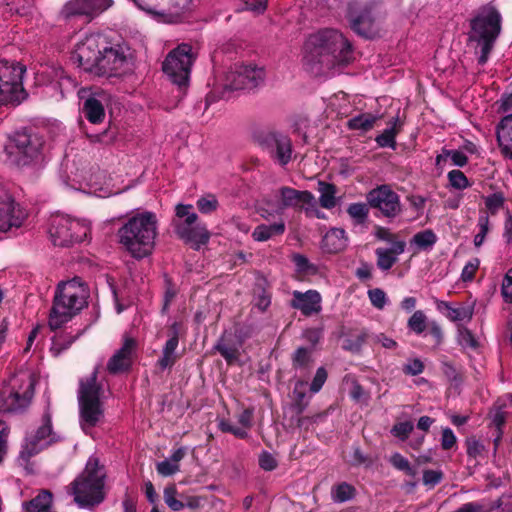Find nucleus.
<instances>
[{"mask_svg": "<svg viewBox=\"0 0 512 512\" xmlns=\"http://www.w3.org/2000/svg\"><path fill=\"white\" fill-rule=\"evenodd\" d=\"M354 59L351 43L335 29H325L309 37L305 44L304 66L314 76L348 65Z\"/></svg>", "mask_w": 512, "mask_h": 512, "instance_id": "obj_1", "label": "nucleus"}, {"mask_svg": "<svg viewBox=\"0 0 512 512\" xmlns=\"http://www.w3.org/2000/svg\"><path fill=\"white\" fill-rule=\"evenodd\" d=\"M89 296L88 286L79 277L59 282L49 310V329L51 331L62 329L88 306Z\"/></svg>", "mask_w": 512, "mask_h": 512, "instance_id": "obj_2", "label": "nucleus"}, {"mask_svg": "<svg viewBox=\"0 0 512 512\" xmlns=\"http://www.w3.org/2000/svg\"><path fill=\"white\" fill-rule=\"evenodd\" d=\"M157 220L152 212H144L130 218L119 230L120 243L137 259L150 255L157 235Z\"/></svg>", "mask_w": 512, "mask_h": 512, "instance_id": "obj_3", "label": "nucleus"}, {"mask_svg": "<svg viewBox=\"0 0 512 512\" xmlns=\"http://www.w3.org/2000/svg\"><path fill=\"white\" fill-rule=\"evenodd\" d=\"M4 152L6 161L17 167L35 166L45 160L47 144L43 135L23 129L9 136Z\"/></svg>", "mask_w": 512, "mask_h": 512, "instance_id": "obj_4", "label": "nucleus"}, {"mask_svg": "<svg viewBox=\"0 0 512 512\" xmlns=\"http://www.w3.org/2000/svg\"><path fill=\"white\" fill-rule=\"evenodd\" d=\"M105 479V467L97 457H89L82 473L71 483L74 501L80 508L91 509L104 501Z\"/></svg>", "mask_w": 512, "mask_h": 512, "instance_id": "obj_5", "label": "nucleus"}, {"mask_svg": "<svg viewBox=\"0 0 512 512\" xmlns=\"http://www.w3.org/2000/svg\"><path fill=\"white\" fill-rule=\"evenodd\" d=\"M501 14L493 6L483 7L470 20V42L476 43V53H479L478 64L485 65L489 59L495 42L501 32Z\"/></svg>", "mask_w": 512, "mask_h": 512, "instance_id": "obj_6", "label": "nucleus"}, {"mask_svg": "<svg viewBox=\"0 0 512 512\" xmlns=\"http://www.w3.org/2000/svg\"><path fill=\"white\" fill-rule=\"evenodd\" d=\"M97 378L98 372L94 371L79 383V421L85 433L99 425L104 419V406L101 401L103 386Z\"/></svg>", "mask_w": 512, "mask_h": 512, "instance_id": "obj_7", "label": "nucleus"}, {"mask_svg": "<svg viewBox=\"0 0 512 512\" xmlns=\"http://www.w3.org/2000/svg\"><path fill=\"white\" fill-rule=\"evenodd\" d=\"M347 20L351 30L365 39L379 36V7L376 2L352 1L348 5Z\"/></svg>", "mask_w": 512, "mask_h": 512, "instance_id": "obj_8", "label": "nucleus"}, {"mask_svg": "<svg viewBox=\"0 0 512 512\" xmlns=\"http://www.w3.org/2000/svg\"><path fill=\"white\" fill-rule=\"evenodd\" d=\"M49 235L55 246L65 247L85 241L90 233L89 224L68 215L55 214L49 219Z\"/></svg>", "mask_w": 512, "mask_h": 512, "instance_id": "obj_9", "label": "nucleus"}, {"mask_svg": "<svg viewBox=\"0 0 512 512\" xmlns=\"http://www.w3.org/2000/svg\"><path fill=\"white\" fill-rule=\"evenodd\" d=\"M193 61L192 46L182 43L168 53L163 61L162 70L172 83L180 88L186 87Z\"/></svg>", "mask_w": 512, "mask_h": 512, "instance_id": "obj_10", "label": "nucleus"}, {"mask_svg": "<svg viewBox=\"0 0 512 512\" xmlns=\"http://www.w3.org/2000/svg\"><path fill=\"white\" fill-rule=\"evenodd\" d=\"M366 202L376 218L390 221L402 214L400 196L388 184L378 185L366 193Z\"/></svg>", "mask_w": 512, "mask_h": 512, "instance_id": "obj_11", "label": "nucleus"}, {"mask_svg": "<svg viewBox=\"0 0 512 512\" xmlns=\"http://www.w3.org/2000/svg\"><path fill=\"white\" fill-rule=\"evenodd\" d=\"M134 68L131 53L125 51L123 47H107L104 48L96 70L95 75L103 77H121Z\"/></svg>", "mask_w": 512, "mask_h": 512, "instance_id": "obj_12", "label": "nucleus"}, {"mask_svg": "<svg viewBox=\"0 0 512 512\" xmlns=\"http://www.w3.org/2000/svg\"><path fill=\"white\" fill-rule=\"evenodd\" d=\"M60 440V436L53 432L52 416L47 410L42 416V425L35 433L26 437L25 445L20 452V458L25 462H29L32 457Z\"/></svg>", "mask_w": 512, "mask_h": 512, "instance_id": "obj_13", "label": "nucleus"}, {"mask_svg": "<svg viewBox=\"0 0 512 512\" xmlns=\"http://www.w3.org/2000/svg\"><path fill=\"white\" fill-rule=\"evenodd\" d=\"M257 142L281 167H285L292 160L293 145L288 135L277 131L262 133L257 137Z\"/></svg>", "mask_w": 512, "mask_h": 512, "instance_id": "obj_14", "label": "nucleus"}, {"mask_svg": "<svg viewBox=\"0 0 512 512\" xmlns=\"http://www.w3.org/2000/svg\"><path fill=\"white\" fill-rule=\"evenodd\" d=\"M265 71L256 65H235L226 74V90H251L264 82Z\"/></svg>", "mask_w": 512, "mask_h": 512, "instance_id": "obj_15", "label": "nucleus"}, {"mask_svg": "<svg viewBox=\"0 0 512 512\" xmlns=\"http://www.w3.org/2000/svg\"><path fill=\"white\" fill-rule=\"evenodd\" d=\"M102 51L99 49L98 38L94 35L86 37L76 45L71 60L77 63L85 72L93 73L96 70Z\"/></svg>", "mask_w": 512, "mask_h": 512, "instance_id": "obj_16", "label": "nucleus"}, {"mask_svg": "<svg viewBox=\"0 0 512 512\" xmlns=\"http://www.w3.org/2000/svg\"><path fill=\"white\" fill-rule=\"evenodd\" d=\"M137 348V340L124 335L122 346L115 351L107 362V371L112 375L129 372L136 357Z\"/></svg>", "mask_w": 512, "mask_h": 512, "instance_id": "obj_17", "label": "nucleus"}, {"mask_svg": "<svg viewBox=\"0 0 512 512\" xmlns=\"http://www.w3.org/2000/svg\"><path fill=\"white\" fill-rule=\"evenodd\" d=\"M183 334L184 329L181 322L175 321L168 327V339L163 346L161 357L156 362V367L160 371L171 369L181 358V354L177 352V348L179 346L180 337Z\"/></svg>", "mask_w": 512, "mask_h": 512, "instance_id": "obj_18", "label": "nucleus"}, {"mask_svg": "<svg viewBox=\"0 0 512 512\" xmlns=\"http://www.w3.org/2000/svg\"><path fill=\"white\" fill-rule=\"evenodd\" d=\"M112 4V0H69L63 6L61 16L66 20L79 16L92 19L110 8Z\"/></svg>", "mask_w": 512, "mask_h": 512, "instance_id": "obj_19", "label": "nucleus"}, {"mask_svg": "<svg viewBox=\"0 0 512 512\" xmlns=\"http://www.w3.org/2000/svg\"><path fill=\"white\" fill-rule=\"evenodd\" d=\"M26 218V212L6 191H0V231H9L20 227Z\"/></svg>", "mask_w": 512, "mask_h": 512, "instance_id": "obj_20", "label": "nucleus"}, {"mask_svg": "<svg viewBox=\"0 0 512 512\" xmlns=\"http://www.w3.org/2000/svg\"><path fill=\"white\" fill-rule=\"evenodd\" d=\"M86 93V90L81 91L80 97L84 99L82 113L91 124H100L106 116L105 103L107 102V95L105 92L100 91L89 94L85 98L84 94Z\"/></svg>", "mask_w": 512, "mask_h": 512, "instance_id": "obj_21", "label": "nucleus"}, {"mask_svg": "<svg viewBox=\"0 0 512 512\" xmlns=\"http://www.w3.org/2000/svg\"><path fill=\"white\" fill-rule=\"evenodd\" d=\"M33 396V384L29 383L28 387L23 393L16 390H2L0 392V398L2 404L1 410L4 412H18L25 409Z\"/></svg>", "mask_w": 512, "mask_h": 512, "instance_id": "obj_22", "label": "nucleus"}, {"mask_svg": "<svg viewBox=\"0 0 512 512\" xmlns=\"http://www.w3.org/2000/svg\"><path fill=\"white\" fill-rule=\"evenodd\" d=\"M291 307L300 310L304 316L321 311V295L316 290H308L306 292L294 291L291 300Z\"/></svg>", "mask_w": 512, "mask_h": 512, "instance_id": "obj_23", "label": "nucleus"}, {"mask_svg": "<svg viewBox=\"0 0 512 512\" xmlns=\"http://www.w3.org/2000/svg\"><path fill=\"white\" fill-rule=\"evenodd\" d=\"M279 209L286 208L301 209L304 205H310L314 200V195L310 191H300L289 186H282L279 189Z\"/></svg>", "mask_w": 512, "mask_h": 512, "instance_id": "obj_24", "label": "nucleus"}, {"mask_svg": "<svg viewBox=\"0 0 512 512\" xmlns=\"http://www.w3.org/2000/svg\"><path fill=\"white\" fill-rule=\"evenodd\" d=\"M348 237L343 228H331L322 238L321 249L328 254H337L346 249Z\"/></svg>", "mask_w": 512, "mask_h": 512, "instance_id": "obj_25", "label": "nucleus"}, {"mask_svg": "<svg viewBox=\"0 0 512 512\" xmlns=\"http://www.w3.org/2000/svg\"><path fill=\"white\" fill-rule=\"evenodd\" d=\"M27 96L23 83L0 82V106H18Z\"/></svg>", "mask_w": 512, "mask_h": 512, "instance_id": "obj_26", "label": "nucleus"}, {"mask_svg": "<svg viewBox=\"0 0 512 512\" xmlns=\"http://www.w3.org/2000/svg\"><path fill=\"white\" fill-rule=\"evenodd\" d=\"M496 137L501 154L512 159V114L503 117L497 124Z\"/></svg>", "mask_w": 512, "mask_h": 512, "instance_id": "obj_27", "label": "nucleus"}, {"mask_svg": "<svg viewBox=\"0 0 512 512\" xmlns=\"http://www.w3.org/2000/svg\"><path fill=\"white\" fill-rule=\"evenodd\" d=\"M177 236L185 243L192 244L193 249L198 250L202 245H206L210 239V232L206 224L200 222L188 229L181 228V232L176 233Z\"/></svg>", "mask_w": 512, "mask_h": 512, "instance_id": "obj_28", "label": "nucleus"}, {"mask_svg": "<svg viewBox=\"0 0 512 512\" xmlns=\"http://www.w3.org/2000/svg\"><path fill=\"white\" fill-rule=\"evenodd\" d=\"M59 330V332H57L58 330L54 331L55 334L51 338L49 351L53 357H59L64 351L68 350L72 344L83 335L86 328L78 330L75 334H72V332L62 331L61 329Z\"/></svg>", "mask_w": 512, "mask_h": 512, "instance_id": "obj_29", "label": "nucleus"}, {"mask_svg": "<svg viewBox=\"0 0 512 512\" xmlns=\"http://www.w3.org/2000/svg\"><path fill=\"white\" fill-rule=\"evenodd\" d=\"M395 244L394 247H378L375 249L376 265L379 270H390L398 262V257L405 252L403 244Z\"/></svg>", "mask_w": 512, "mask_h": 512, "instance_id": "obj_30", "label": "nucleus"}, {"mask_svg": "<svg viewBox=\"0 0 512 512\" xmlns=\"http://www.w3.org/2000/svg\"><path fill=\"white\" fill-rule=\"evenodd\" d=\"M25 66L16 61L0 60V82L22 83Z\"/></svg>", "mask_w": 512, "mask_h": 512, "instance_id": "obj_31", "label": "nucleus"}, {"mask_svg": "<svg viewBox=\"0 0 512 512\" xmlns=\"http://www.w3.org/2000/svg\"><path fill=\"white\" fill-rule=\"evenodd\" d=\"M286 226L283 220L272 224H260L252 232V238L258 242H265L276 236L284 234Z\"/></svg>", "mask_w": 512, "mask_h": 512, "instance_id": "obj_32", "label": "nucleus"}, {"mask_svg": "<svg viewBox=\"0 0 512 512\" xmlns=\"http://www.w3.org/2000/svg\"><path fill=\"white\" fill-rule=\"evenodd\" d=\"M53 495L48 490H42L30 501L24 502L26 512H52Z\"/></svg>", "mask_w": 512, "mask_h": 512, "instance_id": "obj_33", "label": "nucleus"}, {"mask_svg": "<svg viewBox=\"0 0 512 512\" xmlns=\"http://www.w3.org/2000/svg\"><path fill=\"white\" fill-rule=\"evenodd\" d=\"M437 308L440 311L447 310V317L453 321H464V320H471L473 316L474 309L472 306L466 305V306H460L457 308H454L451 306L449 302L446 301H439L437 304Z\"/></svg>", "mask_w": 512, "mask_h": 512, "instance_id": "obj_34", "label": "nucleus"}, {"mask_svg": "<svg viewBox=\"0 0 512 512\" xmlns=\"http://www.w3.org/2000/svg\"><path fill=\"white\" fill-rule=\"evenodd\" d=\"M318 192L320 193L319 204L322 208L331 210L337 205V187L335 184L319 181Z\"/></svg>", "mask_w": 512, "mask_h": 512, "instance_id": "obj_35", "label": "nucleus"}, {"mask_svg": "<svg viewBox=\"0 0 512 512\" xmlns=\"http://www.w3.org/2000/svg\"><path fill=\"white\" fill-rule=\"evenodd\" d=\"M403 123L398 119H394L393 125L385 129L379 134L375 141L379 147L382 148H396V136L401 132Z\"/></svg>", "mask_w": 512, "mask_h": 512, "instance_id": "obj_36", "label": "nucleus"}, {"mask_svg": "<svg viewBox=\"0 0 512 512\" xmlns=\"http://www.w3.org/2000/svg\"><path fill=\"white\" fill-rule=\"evenodd\" d=\"M356 488L347 482H340L331 489V499L335 503H344L352 500L356 496Z\"/></svg>", "mask_w": 512, "mask_h": 512, "instance_id": "obj_37", "label": "nucleus"}, {"mask_svg": "<svg viewBox=\"0 0 512 512\" xmlns=\"http://www.w3.org/2000/svg\"><path fill=\"white\" fill-rule=\"evenodd\" d=\"M377 121V117L371 113H361L350 118L347 121V127L350 130H359L362 132L370 131Z\"/></svg>", "mask_w": 512, "mask_h": 512, "instance_id": "obj_38", "label": "nucleus"}, {"mask_svg": "<svg viewBox=\"0 0 512 512\" xmlns=\"http://www.w3.org/2000/svg\"><path fill=\"white\" fill-rule=\"evenodd\" d=\"M313 363L312 350L298 347L292 355V367L295 370L307 371Z\"/></svg>", "mask_w": 512, "mask_h": 512, "instance_id": "obj_39", "label": "nucleus"}, {"mask_svg": "<svg viewBox=\"0 0 512 512\" xmlns=\"http://www.w3.org/2000/svg\"><path fill=\"white\" fill-rule=\"evenodd\" d=\"M304 386L305 382L302 380H298L295 383V387L293 389V402L290 407L294 414H303L308 406V401L306 400V392L303 389Z\"/></svg>", "mask_w": 512, "mask_h": 512, "instance_id": "obj_40", "label": "nucleus"}, {"mask_svg": "<svg viewBox=\"0 0 512 512\" xmlns=\"http://www.w3.org/2000/svg\"><path fill=\"white\" fill-rule=\"evenodd\" d=\"M428 324L427 316L422 310H416L407 321L408 329L416 335H422Z\"/></svg>", "mask_w": 512, "mask_h": 512, "instance_id": "obj_41", "label": "nucleus"}, {"mask_svg": "<svg viewBox=\"0 0 512 512\" xmlns=\"http://www.w3.org/2000/svg\"><path fill=\"white\" fill-rule=\"evenodd\" d=\"M411 242L421 250H428L437 242V236L432 229H426L416 233Z\"/></svg>", "mask_w": 512, "mask_h": 512, "instance_id": "obj_42", "label": "nucleus"}, {"mask_svg": "<svg viewBox=\"0 0 512 512\" xmlns=\"http://www.w3.org/2000/svg\"><path fill=\"white\" fill-rule=\"evenodd\" d=\"M369 209L368 203H351L347 208V213L355 224L363 225L368 219Z\"/></svg>", "mask_w": 512, "mask_h": 512, "instance_id": "obj_43", "label": "nucleus"}, {"mask_svg": "<svg viewBox=\"0 0 512 512\" xmlns=\"http://www.w3.org/2000/svg\"><path fill=\"white\" fill-rule=\"evenodd\" d=\"M389 462L391 465L399 470L403 471L407 476L415 478L417 476V469L410 464L407 458H405L402 454L396 452L391 455Z\"/></svg>", "mask_w": 512, "mask_h": 512, "instance_id": "obj_44", "label": "nucleus"}, {"mask_svg": "<svg viewBox=\"0 0 512 512\" xmlns=\"http://www.w3.org/2000/svg\"><path fill=\"white\" fill-rule=\"evenodd\" d=\"M374 235L378 240L390 243L391 247H394V245H396L395 243H401L403 244V248H406V242L400 239L398 234L391 232L387 227L376 225Z\"/></svg>", "mask_w": 512, "mask_h": 512, "instance_id": "obj_45", "label": "nucleus"}, {"mask_svg": "<svg viewBox=\"0 0 512 512\" xmlns=\"http://www.w3.org/2000/svg\"><path fill=\"white\" fill-rule=\"evenodd\" d=\"M486 212L491 215H496L504 206L505 197L502 192H495L484 198Z\"/></svg>", "mask_w": 512, "mask_h": 512, "instance_id": "obj_46", "label": "nucleus"}, {"mask_svg": "<svg viewBox=\"0 0 512 512\" xmlns=\"http://www.w3.org/2000/svg\"><path fill=\"white\" fill-rule=\"evenodd\" d=\"M214 349L226 360L228 365H232L239 357V351L234 346H228L223 340L217 342Z\"/></svg>", "mask_w": 512, "mask_h": 512, "instance_id": "obj_47", "label": "nucleus"}, {"mask_svg": "<svg viewBox=\"0 0 512 512\" xmlns=\"http://www.w3.org/2000/svg\"><path fill=\"white\" fill-rule=\"evenodd\" d=\"M218 428L221 432L230 433L238 439H246L249 436L248 430L245 429L243 426H235L229 420L226 419H221L219 421Z\"/></svg>", "mask_w": 512, "mask_h": 512, "instance_id": "obj_48", "label": "nucleus"}, {"mask_svg": "<svg viewBox=\"0 0 512 512\" xmlns=\"http://www.w3.org/2000/svg\"><path fill=\"white\" fill-rule=\"evenodd\" d=\"M177 489L174 485L167 486L164 489V501L167 506L173 511H180L184 508L183 499L176 498Z\"/></svg>", "mask_w": 512, "mask_h": 512, "instance_id": "obj_49", "label": "nucleus"}, {"mask_svg": "<svg viewBox=\"0 0 512 512\" xmlns=\"http://www.w3.org/2000/svg\"><path fill=\"white\" fill-rule=\"evenodd\" d=\"M366 342V334L361 333L344 339L342 348L352 353H359Z\"/></svg>", "mask_w": 512, "mask_h": 512, "instance_id": "obj_50", "label": "nucleus"}, {"mask_svg": "<svg viewBox=\"0 0 512 512\" xmlns=\"http://www.w3.org/2000/svg\"><path fill=\"white\" fill-rule=\"evenodd\" d=\"M254 293L256 296L255 306L262 312L266 311L271 304V294L261 285H257Z\"/></svg>", "mask_w": 512, "mask_h": 512, "instance_id": "obj_51", "label": "nucleus"}, {"mask_svg": "<svg viewBox=\"0 0 512 512\" xmlns=\"http://www.w3.org/2000/svg\"><path fill=\"white\" fill-rule=\"evenodd\" d=\"M198 210L203 214H210L218 208V200L212 194L201 197L196 202Z\"/></svg>", "mask_w": 512, "mask_h": 512, "instance_id": "obj_52", "label": "nucleus"}, {"mask_svg": "<svg viewBox=\"0 0 512 512\" xmlns=\"http://www.w3.org/2000/svg\"><path fill=\"white\" fill-rule=\"evenodd\" d=\"M450 185L456 189L462 190L470 186V182L465 174L460 170H451L448 173Z\"/></svg>", "mask_w": 512, "mask_h": 512, "instance_id": "obj_53", "label": "nucleus"}, {"mask_svg": "<svg viewBox=\"0 0 512 512\" xmlns=\"http://www.w3.org/2000/svg\"><path fill=\"white\" fill-rule=\"evenodd\" d=\"M443 477L444 474L441 470L427 469L423 471L422 482L428 488H434L442 481Z\"/></svg>", "mask_w": 512, "mask_h": 512, "instance_id": "obj_54", "label": "nucleus"}, {"mask_svg": "<svg viewBox=\"0 0 512 512\" xmlns=\"http://www.w3.org/2000/svg\"><path fill=\"white\" fill-rule=\"evenodd\" d=\"M328 378L327 370L324 367H319L316 370V373L312 379V382L310 384V392L311 393H318L323 385L325 384L326 380Z\"/></svg>", "mask_w": 512, "mask_h": 512, "instance_id": "obj_55", "label": "nucleus"}, {"mask_svg": "<svg viewBox=\"0 0 512 512\" xmlns=\"http://www.w3.org/2000/svg\"><path fill=\"white\" fill-rule=\"evenodd\" d=\"M484 449V445L475 437H471L466 440V451L468 457L477 459L482 456Z\"/></svg>", "mask_w": 512, "mask_h": 512, "instance_id": "obj_56", "label": "nucleus"}, {"mask_svg": "<svg viewBox=\"0 0 512 512\" xmlns=\"http://www.w3.org/2000/svg\"><path fill=\"white\" fill-rule=\"evenodd\" d=\"M368 297L371 302V304L377 308V309H383L386 301L387 296L386 293L380 289V288H373L368 290Z\"/></svg>", "mask_w": 512, "mask_h": 512, "instance_id": "obj_57", "label": "nucleus"}, {"mask_svg": "<svg viewBox=\"0 0 512 512\" xmlns=\"http://www.w3.org/2000/svg\"><path fill=\"white\" fill-rule=\"evenodd\" d=\"M258 464L264 471H273L277 468L278 462L268 451H262L258 457Z\"/></svg>", "mask_w": 512, "mask_h": 512, "instance_id": "obj_58", "label": "nucleus"}, {"mask_svg": "<svg viewBox=\"0 0 512 512\" xmlns=\"http://www.w3.org/2000/svg\"><path fill=\"white\" fill-rule=\"evenodd\" d=\"M157 473L163 477L174 475L180 470L179 464L172 462L170 459L161 461L156 465Z\"/></svg>", "mask_w": 512, "mask_h": 512, "instance_id": "obj_59", "label": "nucleus"}, {"mask_svg": "<svg viewBox=\"0 0 512 512\" xmlns=\"http://www.w3.org/2000/svg\"><path fill=\"white\" fill-rule=\"evenodd\" d=\"M413 430V424L410 421H404L396 423L391 432L394 436L400 438L401 440H405L409 437L410 433Z\"/></svg>", "mask_w": 512, "mask_h": 512, "instance_id": "obj_60", "label": "nucleus"}, {"mask_svg": "<svg viewBox=\"0 0 512 512\" xmlns=\"http://www.w3.org/2000/svg\"><path fill=\"white\" fill-rule=\"evenodd\" d=\"M480 265V260L478 258L471 259L463 268L461 273V279L464 282H470L474 279L475 273L478 270Z\"/></svg>", "mask_w": 512, "mask_h": 512, "instance_id": "obj_61", "label": "nucleus"}, {"mask_svg": "<svg viewBox=\"0 0 512 512\" xmlns=\"http://www.w3.org/2000/svg\"><path fill=\"white\" fill-rule=\"evenodd\" d=\"M177 295V290L171 280H166V288L164 292L163 298V306H162V314H166L169 309L170 304L175 299Z\"/></svg>", "mask_w": 512, "mask_h": 512, "instance_id": "obj_62", "label": "nucleus"}, {"mask_svg": "<svg viewBox=\"0 0 512 512\" xmlns=\"http://www.w3.org/2000/svg\"><path fill=\"white\" fill-rule=\"evenodd\" d=\"M501 293L506 303H512V268L504 276Z\"/></svg>", "mask_w": 512, "mask_h": 512, "instance_id": "obj_63", "label": "nucleus"}, {"mask_svg": "<svg viewBox=\"0 0 512 512\" xmlns=\"http://www.w3.org/2000/svg\"><path fill=\"white\" fill-rule=\"evenodd\" d=\"M292 261L295 264L298 272L308 273L315 269L314 265L310 263L309 259L302 254H294Z\"/></svg>", "mask_w": 512, "mask_h": 512, "instance_id": "obj_64", "label": "nucleus"}]
</instances>
